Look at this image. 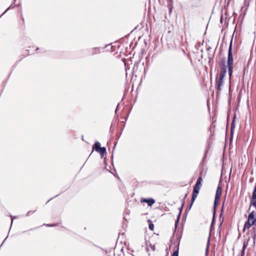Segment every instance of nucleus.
I'll return each instance as SVG.
<instances>
[{"instance_id": "f257e3e1", "label": "nucleus", "mask_w": 256, "mask_h": 256, "mask_svg": "<svg viewBox=\"0 0 256 256\" xmlns=\"http://www.w3.org/2000/svg\"><path fill=\"white\" fill-rule=\"evenodd\" d=\"M218 65L220 66L219 76L218 78H216L217 94L222 89V86L224 84V78L226 72L227 66L226 64V59L224 58L221 60Z\"/></svg>"}, {"instance_id": "f03ea898", "label": "nucleus", "mask_w": 256, "mask_h": 256, "mask_svg": "<svg viewBox=\"0 0 256 256\" xmlns=\"http://www.w3.org/2000/svg\"><path fill=\"white\" fill-rule=\"evenodd\" d=\"M228 75L230 76V79L231 76L232 74V69H233V58L232 54V42L230 43L228 52Z\"/></svg>"}, {"instance_id": "7ed1b4c3", "label": "nucleus", "mask_w": 256, "mask_h": 256, "mask_svg": "<svg viewBox=\"0 0 256 256\" xmlns=\"http://www.w3.org/2000/svg\"><path fill=\"white\" fill-rule=\"evenodd\" d=\"M202 181V176H199L196 180V184H195L194 189H193V192L192 194V202H194L199 192L201 184Z\"/></svg>"}, {"instance_id": "20e7f679", "label": "nucleus", "mask_w": 256, "mask_h": 256, "mask_svg": "<svg viewBox=\"0 0 256 256\" xmlns=\"http://www.w3.org/2000/svg\"><path fill=\"white\" fill-rule=\"evenodd\" d=\"M247 222L252 224H254V222H256V212L254 210L252 211L249 214Z\"/></svg>"}, {"instance_id": "39448f33", "label": "nucleus", "mask_w": 256, "mask_h": 256, "mask_svg": "<svg viewBox=\"0 0 256 256\" xmlns=\"http://www.w3.org/2000/svg\"><path fill=\"white\" fill-rule=\"evenodd\" d=\"M146 250L148 253V255L153 254L151 252H154L155 250V246L152 245L150 242H146Z\"/></svg>"}, {"instance_id": "423d86ee", "label": "nucleus", "mask_w": 256, "mask_h": 256, "mask_svg": "<svg viewBox=\"0 0 256 256\" xmlns=\"http://www.w3.org/2000/svg\"><path fill=\"white\" fill-rule=\"evenodd\" d=\"M250 206H254L256 210V192H253L250 200Z\"/></svg>"}, {"instance_id": "0eeeda50", "label": "nucleus", "mask_w": 256, "mask_h": 256, "mask_svg": "<svg viewBox=\"0 0 256 256\" xmlns=\"http://www.w3.org/2000/svg\"><path fill=\"white\" fill-rule=\"evenodd\" d=\"M144 202H146L148 206H152L155 202L154 198H144L143 200Z\"/></svg>"}, {"instance_id": "6e6552de", "label": "nucleus", "mask_w": 256, "mask_h": 256, "mask_svg": "<svg viewBox=\"0 0 256 256\" xmlns=\"http://www.w3.org/2000/svg\"><path fill=\"white\" fill-rule=\"evenodd\" d=\"M222 194V188L220 186V185L218 186L215 197H216V198L218 199V198H220V196Z\"/></svg>"}, {"instance_id": "1a4fd4ad", "label": "nucleus", "mask_w": 256, "mask_h": 256, "mask_svg": "<svg viewBox=\"0 0 256 256\" xmlns=\"http://www.w3.org/2000/svg\"><path fill=\"white\" fill-rule=\"evenodd\" d=\"M250 236L254 240H255L256 237V228L255 227H253L251 230Z\"/></svg>"}, {"instance_id": "9d476101", "label": "nucleus", "mask_w": 256, "mask_h": 256, "mask_svg": "<svg viewBox=\"0 0 256 256\" xmlns=\"http://www.w3.org/2000/svg\"><path fill=\"white\" fill-rule=\"evenodd\" d=\"M97 152L100 154L102 157H103L106 154V148L104 147H100Z\"/></svg>"}, {"instance_id": "9b49d317", "label": "nucleus", "mask_w": 256, "mask_h": 256, "mask_svg": "<svg viewBox=\"0 0 256 256\" xmlns=\"http://www.w3.org/2000/svg\"><path fill=\"white\" fill-rule=\"evenodd\" d=\"M184 206V202H183L182 206L179 208L180 212H179V214H178V216L177 220H176V224H175L176 226V224L178 223V222L179 221V220H180V215H181V213H182V208H183Z\"/></svg>"}, {"instance_id": "f8f14e48", "label": "nucleus", "mask_w": 256, "mask_h": 256, "mask_svg": "<svg viewBox=\"0 0 256 256\" xmlns=\"http://www.w3.org/2000/svg\"><path fill=\"white\" fill-rule=\"evenodd\" d=\"M100 148V142H96L93 146V150H94L96 152H98Z\"/></svg>"}, {"instance_id": "ddd939ff", "label": "nucleus", "mask_w": 256, "mask_h": 256, "mask_svg": "<svg viewBox=\"0 0 256 256\" xmlns=\"http://www.w3.org/2000/svg\"><path fill=\"white\" fill-rule=\"evenodd\" d=\"M234 128H235V124H234V120L231 124V128H230L231 136H232L234 134Z\"/></svg>"}, {"instance_id": "4468645a", "label": "nucleus", "mask_w": 256, "mask_h": 256, "mask_svg": "<svg viewBox=\"0 0 256 256\" xmlns=\"http://www.w3.org/2000/svg\"><path fill=\"white\" fill-rule=\"evenodd\" d=\"M248 242H244L242 246V255L241 256H244V250L248 246Z\"/></svg>"}, {"instance_id": "2eb2a0df", "label": "nucleus", "mask_w": 256, "mask_h": 256, "mask_svg": "<svg viewBox=\"0 0 256 256\" xmlns=\"http://www.w3.org/2000/svg\"><path fill=\"white\" fill-rule=\"evenodd\" d=\"M253 224H250L249 222H246V223L244 224V231L246 229V228H249L251 226H252Z\"/></svg>"}, {"instance_id": "dca6fc26", "label": "nucleus", "mask_w": 256, "mask_h": 256, "mask_svg": "<svg viewBox=\"0 0 256 256\" xmlns=\"http://www.w3.org/2000/svg\"><path fill=\"white\" fill-rule=\"evenodd\" d=\"M100 52V50L98 48H94L92 49V54H98V53H99Z\"/></svg>"}, {"instance_id": "f3484780", "label": "nucleus", "mask_w": 256, "mask_h": 256, "mask_svg": "<svg viewBox=\"0 0 256 256\" xmlns=\"http://www.w3.org/2000/svg\"><path fill=\"white\" fill-rule=\"evenodd\" d=\"M220 199V198H218V199H216V197H215L214 201V207H216V206H217L218 204Z\"/></svg>"}, {"instance_id": "a211bd4d", "label": "nucleus", "mask_w": 256, "mask_h": 256, "mask_svg": "<svg viewBox=\"0 0 256 256\" xmlns=\"http://www.w3.org/2000/svg\"><path fill=\"white\" fill-rule=\"evenodd\" d=\"M192 202V199H191V203H190V206H188V208H186V212H188V210H190L191 208V207H192V204H193V202Z\"/></svg>"}, {"instance_id": "6ab92c4d", "label": "nucleus", "mask_w": 256, "mask_h": 256, "mask_svg": "<svg viewBox=\"0 0 256 256\" xmlns=\"http://www.w3.org/2000/svg\"><path fill=\"white\" fill-rule=\"evenodd\" d=\"M178 249L176 250L175 251H174V252H173V254H172V256H178Z\"/></svg>"}, {"instance_id": "aec40b11", "label": "nucleus", "mask_w": 256, "mask_h": 256, "mask_svg": "<svg viewBox=\"0 0 256 256\" xmlns=\"http://www.w3.org/2000/svg\"><path fill=\"white\" fill-rule=\"evenodd\" d=\"M209 242H208L206 248V256H207L208 254V246H209Z\"/></svg>"}, {"instance_id": "412c9836", "label": "nucleus", "mask_w": 256, "mask_h": 256, "mask_svg": "<svg viewBox=\"0 0 256 256\" xmlns=\"http://www.w3.org/2000/svg\"><path fill=\"white\" fill-rule=\"evenodd\" d=\"M214 216H215V210H214V212L213 219H212V221L211 226H210L211 228H212V226H213V224H214Z\"/></svg>"}, {"instance_id": "4be33fe9", "label": "nucleus", "mask_w": 256, "mask_h": 256, "mask_svg": "<svg viewBox=\"0 0 256 256\" xmlns=\"http://www.w3.org/2000/svg\"><path fill=\"white\" fill-rule=\"evenodd\" d=\"M149 228L150 230H152L154 228V225L153 224H149Z\"/></svg>"}, {"instance_id": "5701e85b", "label": "nucleus", "mask_w": 256, "mask_h": 256, "mask_svg": "<svg viewBox=\"0 0 256 256\" xmlns=\"http://www.w3.org/2000/svg\"><path fill=\"white\" fill-rule=\"evenodd\" d=\"M224 204H223L222 206V210H221V213H220V216H222V211H223V209H224Z\"/></svg>"}, {"instance_id": "b1692460", "label": "nucleus", "mask_w": 256, "mask_h": 256, "mask_svg": "<svg viewBox=\"0 0 256 256\" xmlns=\"http://www.w3.org/2000/svg\"><path fill=\"white\" fill-rule=\"evenodd\" d=\"M11 218H12V224L13 222L14 218H15V217H13L12 216Z\"/></svg>"}, {"instance_id": "393cba45", "label": "nucleus", "mask_w": 256, "mask_h": 256, "mask_svg": "<svg viewBox=\"0 0 256 256\" xmlns=\"http://www.w3.org/2000/svg\"><path fill=\"white\" fill-rule=\"evenodd\" d=\"M57 225H58V224H53V225H49V226H57Z\"/></svg>"}, {"instance_id": "a878e982", "label": "nucleus", "mask_w": 256, "mask_h": 256, "mask_svg": "<svg viewBox=\"0 0 256 256\" xmlns=\"http://www.w3.org/2000/svg\"><path fill=\"white\" fill-rule=\"evenodd\" d=\"M30 212H31L30 211H29V212L27 213L26 216H29V214H30Z\"/></svg>"}, {"instance_id": "bb28decb", "label": "nucleus", "mask_w": 256, "mask_h": 256, "mask_svg": "<svg viewBox=\"0 0 256 256\" xmlns=\"http://www.w3.org/2000/svg\"><path fill=\"white\" fill-rule=\"evenodd\" d=\"M253 181V178H251L250 180V182H252Z\"/></svg>"}, {"instance_id": "cd10ccee", "label": "nucleus", "mask_w": 256, "mask_h": 256, "mask_svg": "<svg viewBox=\"0 0 256 256\" xmlns=\"http://www.w3.org/2000/svg\"><path fill=\"white\" fill-rule=\"evenodd\" d=\"M10 8H8V9H6V10L4 12H6L7 10H8Z\"/></svg>"}, {"instance_id": "c85d7f7f", "label": "nucleus", "mask_w": 256, "mask_h": 256, "mask_svg": "<svg viewBox=\"0 0 256 256\" xmlns=\"http://www.w3.org/2000/svg\"><path fill=\"white\" fill-rule=\"evenodd\" d=\"M16 0H15V2L16 1Z\"/></svg>"}]
</instances>
